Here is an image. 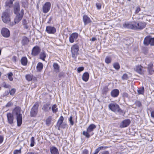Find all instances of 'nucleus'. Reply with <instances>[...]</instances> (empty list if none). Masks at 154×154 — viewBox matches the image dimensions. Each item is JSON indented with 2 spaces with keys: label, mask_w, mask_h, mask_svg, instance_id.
<instances>
[{
  "label": "nucleus",
  "mask_w": 154,
  "mask_h": 154,
  "mask_svg": "<svg viewBox=\"0 0 154 154\" xmlns=\"http://www.w3.org/2000/svg\"><path fill=\"white\" fill-rule=\"evenodd\" d=\"M21 109L19 107H15L13 110V113L14 115H16L17 117V125L20 126L22 124V114L20 113Z\"/></svg>",
  "instance_id": "f257e3e1"
},
{
  "label": "nucleus",
  "mask_w": 154,
  "mask_h": 154,
  "mask_svg": "<svg viewBox=\"0 0 154 154\" xmlns=\"http://www.w3.org/2000/svg\"><path fill=\"white\" fill-rule=\"evenodd\" d=\"M10 10H7L2 13L1 17L2 21L4 23H8L10 21Z\"/></svg>",
  "instance_id": "f03ea898"
},
{
  "label": "nucleus",
  "mask_w": 154,
  "mask_h": 154,
  "mask_svg": "<svg viewBox=\"0 0 154 154\" xmlns=\"http://www.w3.org/2000/svg\"><path fill=\"white\" fill-rule=\"evenodd\" d=\"M109 107L112 111L118 112L121 114L123 112V111L119 108L118 105L116 103H111L109 105Z\"/></svg>",
  "instance_id": "7ed1b4c3"
},
{
  "label": "nucleus",
  "mask_w": 154,
  "mask_h": 154,
  "mask_svg": "<svg viewBox=\"0 0 154 154\" xmlns=\"http://www.w3.org/2000/svg\"><path fill=\"white\" fill-rule=\"evenodd\" d=\"M137 22L133 21L131 22H127L124 23L123 26V27L125 28L136 29H137Z\"/></svg>",
  "instance_id": "20e7f679"
},
{
  "label": "nucleus",
  "mask_w": 154,
  "mask_h": 154,
  "mask_svg": "<svg viewBox=\"0 0 154 154\" xmlns=\"http://www.w3.org/2000/svg\"><path fill=\"white\" fill-rule=\"evenodd\" d=\"M96 128V126L94 124L90 125L87 128L86 131H84L83 132V134L86 137L88 138H89L90 136L89 133L92 131Z\"/></svg>",
  "instance_id": "39448f33"
},
{
  "label": "nucleus",
  "mask_w": 154,
  "mask_h": 154,
  "mask_svg": "<svg viewBox=\"0 0 154 154\" xmlns=\"http://www.w3.org/2000/svg\"><path fill=\"white\" fill-rule=\"evenodd\" d=\"M143 43L146 45H150L151 46H154V38H152L150 36H146L144 39Z\"/></svg>",
  "instance_id": "423d86ee"
},
{
  "label": "nucleus",
  "mask_w": 154,
  "mask_h": 154,
  "mask_svg": "<svg viewBox=\"0 0 154 154\" xmlns=\"http://www.w3.org/2000/svg\"><path fill=\"white\" fill-rule=\"evenodd\" d=\"M39 105L37 103H35L32 107L30 112L31 117H34L36 116L38 112Z\"/></svg>",
  "instance_id": "0eeeda50"
},
{
  "label": "nucleus",
  "mask_w": 154,
  "mask_h": 154,
  "mask_svg": "<svg viewBox=\"0 0 154 154\" xmlns=\"http://www.w3.org/2000/svg\"><path fill=\"white\" fill-rule=\"evenodd\" d=\"M51 6V4L50 2H48L45 3L42 7L43 12L45 13H48L50 9Z\"/></svg>",
  "instance_id": "6e6552de"
},
{
  "label": "nucleus",
  "mask_w": 154,
  "mask_h": 154,
  "mask_svg": "<svg viewBox=\"0 0 154 154\" xmlns=\"http://www.w3.org/2000/svg\"><path fill=\"white\" fill-rule=\"evenodd\" d=\"M45 31L48 34H54L56 31V28L51 26H47L46 27Z\"/></svg>",
  "instance_id": "1a4fd4ad"
},
{
  "label": "nucleus",
  "mask_w": 154,
  "mask_h": 154,
  "mask_svg": "<svg viewBox=\"0 0 154 154\" xmlns=\"http://www.w3.org/2000/svg\"><path fill=\"white\" fill-rule=\"evenodd\" d=\"M1 33L2 35L5 37H8L10 35L9 30L6 28H2L1 31Z\"/></svg>",
  "instance_id": "9d476101"
},
{
  "label": "nucleus",
  "mask_w": 154,
  "mask_h": 154,
  "mask_svg": "<svg viewBox=\"0 0 154 154\" xmlns=\"http://www.w3.org/2000/svg\"><path fill=\"white\" fill-rule=\"evenodd\" d=\"M79 36L78 33L74 32L72 33L69 36V39L70 42L73 43L75 40H76Z\"/></svg>",
  "instance_id": "9b49d317"
},
{
  "label": "nucleus",
  "mask_w": 154,
  "mask_h": 154,
  "mask_svg": "<svg viewBox=\"0 0 154 154\" xmlns=\"http://www.w3.org/2000/svg\"><path fill=\"white\" fill-rule=\"evenodd\" d=\"M7 116L8 123L11 125H12L14 123L13 115L10 113H8L7 114Z\"/></svg>",
  "instance_id": "f8f14e48"
},
{
  "label": "nucleus",
  "mask_w": 154,
  "mask_h": 154,
  "mask_svg": "<svg viewBox=\"0 0 154 154\" xmlns=\"http://www.w3.org/2000/svg\"><path fill=\"white\" fill-rule=\"evenodd\" d=\"M131 121L129 119H125L120 124V127L122 128L127 127L130 124Z\"/></svg>",
  "instance_id": "ddd939ff"
},
{
  "label": "nucleus",
  "mask_w": 154,
  "mask_h": 154,
  "mask_svg": "<svg viewBox=\"0 0 154 154\" xmlns=\"http://www.w3.org/2000/svg\"><path fill=\"white\" fill-rule=\"evenodd\" d=\"M124 44L127 46H129L132 43L133 40L132 38H126L123 40Z\"/></svg>",
  "instance_id": "4468645a"
},
{
  "label": "nucleus",
  "mask_w": 154,
  "mask_h": 154,
  "mask_svg": "<svg viewBox=\"0 0 154 154\" xmlns=\"http://www.w3.org/2000/svg\"><path fill=\"white\" fill-rule=\"evenodd\" d=\"M20 6L19 3L18 2H16L15 3L14 6V11L15 14H18V13L20 10Z\"/></svg>",
  "instance_id": "2eb2a0df"
},
{
  "label": "nucleus",
  "mask_w": 154,
  "mask_h": 154,
  "mask_svg": "<svg viewBox=\"0 0 154 154\" xmlns=\"http://www.w3.org/2000/svg\"><path fill=\"white\" fill-rule=\"evenodd\" d=\"M51 106L50 103H47L44 104L43 106L42 109L45 112H48L51 109Z\"/></svg>",
  "instance_id": "dca6fc26"
},
{
  "label": "nucleus",
  "mask_w": 154,
  "mask_h": 154,
  "mask_svg": "<svg viewBox=\"0 0 154 154\" xmlns=\"http://www.w3.org/2000/svg\"><path fill=\"white\" fill-rule=\"evenodd\" d=\"M83 20L84 24L86 25L91 22L90 18L86 15H84L83 17Z\"/></svg>",
  "instance_id": "f3484780"
},
{
  "label": "nucleus",
  "mask_w": 154,
  "mask_h": 154,
  "mask_svg": "<svg viewBox=\"0 0 154 154\" xmlns=\"http://www.w3.org/2000/svg\"><path fill=\"white\" fill-rule=\"evenodd\" d=\"M146 24L143 22H137V29H142L144 28L146 26Z\"/></svg>",
  "instance_id": "a211bd4d"
},
{
  "label": "nucleus",
  "mask_w": 154,
  "mask_h": 154,
  "mask_svg": "<svg viewBox=\"0 0 154 154\" xmlns=\"http://www.w3.org/2000/svg\"><path fill=\"white\" fill-rule=\"evenodd\" d=\"M16 15V16L14 19L15 24L18 23L21 20L23 17V16L19 14H17Z\"/></svg>",
  "instance_id": "6ab92c4d"
},
{
  "label": "nucleus",
  "mask_w": 154,
  "mask_h": 154,
  "mask_svg": "<svg viewBox=\"0 0 154 154\" xmlns=\"http://www.w3.org/2000/svg\"><path fill=\"white\" fill-rule=\"evenodd\" d=\"M119 93V91L118 89H114L111 91V94L112 97H115L118 96Z\"/></svg>",
  "instance_id": "aec40b11"
},
{
  "label": "nucleus",
  "mask_w": 154,
  "mask_h": 154,
  "mask_svg": "<svg viewBox=\"0 0 154 154\" xmlns=\"http://www.w3.org/2000/svg\"><path fill=\"white\" fill-rule=\"evenodd\" d=\"M51 154H59L58 149L55 146H52L50 148Z\"/></svg>",
  "instance_id": "412c9836"
},
{
  "label": "nucleus",
  "mask_w": 154,
  "mask_h": 154,
  "mask_svg": "<svg viewBox=\"0 0 154 154\" xmlns=\"http://www.w3.org/2000/svg\"><path fill=\"white\" fill-rule=\"evenodd\" d=\"M79 49H71L72 57L76 58L78 54Z\"/></svg>",
  "instance_id": "4be33fe9"
},
{
  "label": "nucleus",
  "mask_w": 154,
  "mask_h": 154,
  "mask_svg": "<svg viewBox=\"0 0 154 154\" xmlns=\"http://www.w3.org/2000/svg\"><path fill=\"white\" fill-rule=\"evenodd\" d=\"M143 67L140 65L137 66L135 69V71L140 74L142 73V69Z\"/></svg>",
  "instance_id": "5701e85b"
},
{
  "label": "nucleus",
  "mask_w": 154,
  "mask_h": 154,
  "mask_svg": "<svg viewBox=\"0 0 154 154\" xmlns=\"http://www.w3.org/2000/svg\"><path fill=\"white\" fill-rule=\"evenodd\" d=\"M89 78V73L88 72H86L83 74L82 76V79L85 82H87Z\"/></svg>",
  "instance_id": "b1692460"
},
{
  "label": "nucleus",
  "mask_w": 154,
  "mask_h": 154,
  "mask_svg": "<svg viewBox=\"0 0 154 154\" xmlns=\"http://www.w3.org/2000/svg\"><path fill=\"white\" fill-rule=\"evenodd\" d=\"M40 49H32V54L34 56L38 55L40 52Z\"/></svg>",
  "instance_id": "393cba45"
},
{
  "label": "nucleus",
  "mask_w": 154,
  "mask_h": 154,
  "mask_svg": "<svg viewBox=\"0 0 154 154\" xmlns=\"http://www.w3.org/2000/svg\"><path fill=\"white\" fill-rule=\"evenodd\" d=\"M21 64L23 66H26L27 63V59L26 57H23L21 60Z\"/></svg>",
  "instance_id": "a878e982"
},
{
  "label": "nucleus",
  "mask_w": 154,
  "mask_h": 154,
  "mask_svg": "<svg viewBox=\"0 0 154 154\" xmlns=\"http://www.w3.org/2000/svg\"><path fill=\"white\" fill-rule=\"evenodd\" d=\"M64 120V118L63 116H61L58 119L57 125L58 126H61V125L63 123V122Z\"/></svg>",
  "instance_id": "bb28decb"
},
{
  "label": "nucleus",
  "mask_w": 154,
  "mask_h": 154,
  "mask_svg": "<svg viewBox=\"0 0 154 154\" xmlns=\"http://www.w3.org/2000/svg\"><path fill=\"white\" fill-rule=\"evenodd\" d=\"M53 67L54 69V71L55 72H59L60 67L57 63H54L53 65Z\"/></svg>",
  "instance_id": "cd10ccee"
},
{
  "label": "nucleus",
  "mask_w": 154,
  "mask_h": 154,
  "mask_svg": "<svg viewBox=\"0 0 154 154\" xmlns=\"http://www.w3.org/2000/svg\"><path fill=\"white\" fill-rule=\"evenodd\" d=\"M29 41V40L27 37H24L23 38L22 43L23 45H25L27 44L28 43Z\"/></svg>",
  "instance_id": "c85d7f7f"
},
{
  "label": "nucleus",
  "mask_w": 154,
  "mask_h": 154,
  "mask_svg": "<svg viewBox=\"0 0 154 154\" xmlns=\"http://www.w3.org/2000/svg\"><path fill=\"white\" fill-rule=\"evenodd\" d=\"M52 120V118L51 116H49L46 119V124L47 125L49 126L50 125Z\"/></svg>",
  "instance_id": "c756f323"
},
{
  "label": "nucleus",
  "mask_w": 154,
  "mask_h": 154,
  "mask_svg": "<svg viewBox=\"0 0 154 154\" xmlns=\"http://www.w3.org/2000/svg\"><path fill=\"white\" fill-rule=\"evenodd\" d=\"M144 88L143 87H141L138 88L137 90V92L139 94H143L144 92Z\"/></svg>",
  "instance_id": "7c9ffc66"
},
{
  "label": "nucleus",
  "mask_w": 154,
  "mask_h": 154,
  "mask_svg": "<svg viewBox=\"0 0 154 154\" xmlns=\"http://www.w3.org/2000/svg\"><path fill=\"white\" fill-rule=\"evenodd\" d=\"M43 67V64L42 63L40 62L38 63L36 66V68L37 70L39 71H40L42 69Z\"/></svg>",
  "instance_id": "2f4dec72"
},
{
  "label": "nucleus",
  "mask_w": 154,
  "mask_h": 154,
  "mask_svg": "<svg viewBox=\"0 0 154 154\" xmlns=\"http://www.w3.org/2000/svg\"><path fill=\"white\" fill-rule=\"evenodd\" d=\"M16 89L14 88H13L11 89V91H7V92H5V94H8L10 93V94L11 95H13L16 92Z\"/></svg>",
  "instance_id": "473e14b6"
},
{
  "label": "nucleus",
  "mask_w": 154,
  "mask_h": 154,
  "mask_svg": "<svg viewBox=\"0 0 154 154\" xmlns=\"http://www.w3.org/2000/svg\"><path fill=\"white\" fill-rule=\"evenodd\" d=\"M40 57L41 59L43 61H45V59L46 57L45 53L44 52H42L40 54Z\"/></svg>",
  "instance_id": "72a5a7b5"
},
{
  "label": "nucleus",
  "mask_w": 154,
  "mask_h": 154,
  "mask_svg": "<svg viewBox=\"0 0 154 154\" xmlns=\"http://www.w3.org/2000/svg\"><path fill=\"white\" fill-rule=\"evenodd\" d=\"M51 109L53 113H56L58 111V109L57 108V106L56 104H54L52 106Z\"/></svg>",
  "instance_id": "f704fd0d"
},
{
  "label": "nucleus",
  "mask_w": 154,
  "mask_h": 154,
  "mask_svg": "<svg viewBox=\"0 0 154 154\" xmlns=\"http://www.w3.org/2000/svg\"><path fill=\"white\" fill-rule=\"evenodd\" d=\"M111 60V58L109 56L106 57L105 59V62L106 63H110Z\"/></svg>",
  "instance_id": "c9c22d12"
},
{
  "label": "nucleus",
  "mask_w": 154,
  "mask_h": 154,
  "mask_svg": "<svg viewBox=\"0 0 154 154\" xmlns=\"http://www.w3.org/2000/svg\"><path fill=\"white\" fill-rule=\"evenodd\" d=\"M5 4L6 6L11 7L12 6L13 3L9 0H7L5 2Z\"/></svg>",
  "instance_id": "e433bc0d"
},
{
  "label": "nucleus",
  "mask_w": 154,
  "mask_h": 154,
  "mask_svg": "<svg viewBox=\"0 0 154 154\" xmlns=\"http://www.w3.org/2000/svg\"><path fill=\"white\" fill-rule=\"evenodd\" d=\"M32 78V76L30 75H27L26 76V79L29 81H31Z\"/></svg>",
  "instance_id": "4c0bfd02"
},
{
  "label": "nucleus",
  "mask_w": 154,
  "mask_h": 154,
  "mask_svg": "<svg viewBox=\"0 0 154 154\" xmlns=\"http://www.w3.org/2000/svg\"><path fill=\"white\" fill-rule=\"evenodd\" d=\"M31 143H30V146L31 147H33L34 145L35 141H34V137H32L31 138L30 140Z\"/></svg>",
  "instance_id": "58836bf2"
},
{
  "label": "nucleus",
  "mask_w": 154,
  "mask_h": 154,
  "mask_svg": "<svg viewBox=\"0 0 154 154\" xmlns=\"http://www.w3.org/2000/svg\"><path fill=\"white\" fill-rule=\"evenodd\" d=\"M2 87H4L5 88H8L9 87L10 85H8L6 84L5 82H3L1 85Z\"/></svg>",
  "instance_id": "ea45409f"
},
{
  "label": "nucleus",
  "mask_w": 154,
  "mask_h": 154,
  "mask_svg": "<svg viewBox=\"0 0 154 154\" xmlns=\"http://www.w3.org/2000/svg\"><path fill=\"white\" fill-rule=\"evenodd\" d=\"M114 67L116 69H118L120 68V66L119 64L118 63H115L113 64Z\"/></svg>",
  "instance_id": "a19ab883"
},
{
  "label": "nucleus",
  "mask_w": 154,
  "mask_h": 154,
  "mask_svg": "<svg viewBox=\"0 0 154 154\" xmlns=\"http://www.w3.org/2000/svg\"><path fill=\"white\" fill-rule=\"evenodd\" d=\"M61 126V128L63 129L67 128L68 127V125L65 122H63Z\"/></svg>",
  "instance_id": "79ce46f5"
},
{
  "label": "nucleus",
  "mask_w": 154,
  "mask_h": 154,
  "mask_svg": "<svg viewBox=\"0 0 154 154\" xmlns=\"http://www.w3.org/2000/svg\"><path fill=\"white\" fill-rule=\"evenodd\" d=\"M135 105L138 107H140L141 106V102L138 100H137L135 103Z\"/></svg>",
  "instance_id": "37998d69"
},
{
  "label": "nucleus",
  "mask_w": 154,
  "mask_h": 154,
  "mask_svg": "<svg viewBox=\"0 0 154 154\" xmlns=\"http://www.w3.org/2000/svg\"><path fill=\"white\" fill-rule=\"evenodd\" d=\"M128 78V75L126 74H123L122 77V79L123 80H126Z\"/></svg>",
  "instance_id": "c03bdc74"
},
{
  "label": "nucleus",
  "mask_w": 154,
  "mask_h": 154,
  "mask_svg": "<svg viewBox=\"0 0 154 154\" xmlns=\"http://www.w3.org/2000/svg\"><path fill=\"white\" fill-rule=\"evenodd\" d=\"M21 152V149L19 150H15L14 152V154H18L19 153H20Z\"/></svg>",
  "instance_id": "a18cd8bd"
},
{
  "label": "nucleus",
  "mask_w": 154,
  "mask_h": 154,
  "mask_svg": "<svg viewBox=\"0 0 154 154\" xmlns=\"http://www.w3.org/2000/svg\"><path fill=\"white\" fill-rule=\"evenodd\" d=\"M69 121L70 122V125H72L74 124V122L72 121V116H70L69 118Z\"/></svg>",
  "instance_id": "49530a36"
},
{
  "label": "nucleus",
  "mask_w": 154,
  "mask_h": 154,
  "mask_svg": "<svg viewBox=\"0 0 154 154\" xmlns=\"http://www.w3.org/2000/svg\"><path fill=\"white\" fill-rule=\"evenodd\" d=\"M84 67L82 66L77 68V71L78 72H80L84 70Z\"/></svg>",
  "instance_id": "de8ad7c7"
},
{
  "label": "nucleus",
  "mask_w": 154,
  "mask_h": 154,
  "mask_svg": "<svg viewBox=\"0 0 154 154\" xmlns=\"http://www.w3.org/2000/svg\"><path fill=\"white\" fill-rule=\"evenodd\" d=\"M97 8L98 9H100L101 8V5L100 3H97L96 4Z\"/></svg>",
  "instance_id": "09e8293b"
},
{
  "label": "nucleus",
  "mask_w": 154,
  "mask_h": 154,
  "mask_svg": "<svg viewBox=\"0 0 154 154\" xmlns=\"http://www.w3.org/2000/svg\"><path fill=\"white\" fill-rule=\"evenodd\" d=\"M149 73L150 75H152L154 72V70L152 69H148Z\"/></svg>",
  "instance_id": "8fccbe9b"
},
{
  "label": "nucleus",
  "mask_w": 154,
  "mask_h": 154,
  "mask_svg": "<svg viewBox=\"0 0 154 154\" xmlns=\"http://www.w3.org/2000/svg\"><path fill=\"white\" fill-rule=\"evenodd\" d=\"M140 11V8L139 7H137V8L135 10V14H137Z\"/></svg>",
  "instance_id": "3c124183"
},
{
  "label": "nucleus",
  "mask_w": 154,
  "mask_h": 154,
  "mask_svg": "<svg viewBox=\"0 0 154 154\" xmlns=\"http://www.w3.org/2000/svg\"><path fill=\"white\" fill-rule=\"evenodd\" d=\"M98 147L100 150H104L106 149L107 148V147L106 146H101Z\"/></svg>",
  "instance_id": "603ef678"
},
{
  "label": "nucleus",
  "mask_w": 154,
  "mask_h": 154,
  "mask_svg": "<svg viewBox=\"0 0 154 154\" xmlns=\"http://www.w3.org/2000/svg\"><path fill=\"white\" fill-rule=\"evenodd\" d=\"M88 154V151L87 149H85L82 151V154Z\"/></svg>",
  "instance_id": "864d4df0"
},
{
  "label": "nucleus",
  "mask_w": 154,
  "mask_h": 154,
  "mask_svg": "<svg viewBox=\"0 0 154 154\" xmlns=\"http://www.w3.org/2000/svg\"><path fill=\"white\" fill-rule=\"evenodd\" d=\"M153 66V63H150L148 65V69H152Z\"/></svg>",
  "instance_id": "5fc2aeb1"
},
{
  "label": "nucleus",
  "mask_w": 154,
  "mask_h": 154,
  "mask_svg": "<svg viewBox=\"0 0 154 154\" xmlns=\"http://www.w3.org/2000/svg\"><path fill=\"white\" fill-rule=\"evenodd\" d=\"M4 137L1 135H0V144L2 143L3 141Z\"/></svg>",
  "instance_id": "6e6d98bb"
},
{
  "label": "nucleus",
  "mask_w": 154,
  "mask_h": 154,
  "mask_svg": "<svg viewBox=\"0 0 154 154\" xmlns=\"http://www.w3.org/2000/svg\"><path fill=\"white\" fill-rule=\"evenodd\" d=\"M12 105V104L10 102H8L6 105V106L7 107H9L11 106Z\"/></svg>",
  "instance_id": "4d7b16f0"
},
{
  "label": "nucleus",
  "mask_w": 154,
  "mask_h": 154,
  "mask_svg": "<svg viewBox=\"0 0 154 154\" xmlns=\"http://www.w3.org/2000/svg\"><path fill=\"white\" fill-rule=\"evenodd\" d=\"M18 13L21 15L23 16L24 14V10L23 9L21 10V11L20 12H18Z\"/></svg>",
  "instance_id": "13d9d810"
},
{
  "label": "nucleus",
  "mask_w": 154,
  "mask_h": 154,
  "mask_svg": "<svg viewBox=\"0 0 154 154\" xmlns=\"http://www.w3.org/2000/svg\"><path fill=\"white\" fill-rule=\"evenodd\" d=\"M22 23L23 25L27 24V20L25 19H23L22 20Z\"/></svg>",
  "instance_id": "bf43d9fd"
},
{
  "label": "nucleus",
  "mask_w": 154,
  "mask_h": 154,
  "mask_svg": "<svg viewBox=\"0 0 154 154\" xmlns=\"http://www.w3.org/2000/svg\"><path fill=\"white\" fill-rule=\"evenodd\" d=\"M100 150V149H99V148L98 147L97 148L95 149L94 153L95 154H97Z\"/></svg>",
  "instance_id": "052dcab7"
},
{
  "label": "nucleus",
  "mask_w": 154,
  "mask_h": 154,
  "mask_svg": "<svg viewBox=\"0 0 154 154\" xmlns=\"http://www.w3.org/2000/svg\"><path fill=\"white\" fill-rule=\"evenodd\" d=\"M123 97H128V94L126 93L125 92L123 94Z\"/></svg>",
  "instance_id": "680f3d73"
},
{
  "label": "nucleus",
  "mask_w": 154,
  "mask_h": 154,
  "mask_svg": "<svg viewBox=\"0 0 154 154\" xmlns=\"http://www.w3.org/2000/svg\"><path fill=\"white\" fill-rule=\"evenodd\" d=\"M101 154H109L108 151H104L102 152Z\"/></svg>",
  "instance_id": "e2e57ef3"
},
{
  "label": "nucleus",
  "mask_w": 154,
  "mask_h": 154,
  "mask_svg": "<svg viewBox=\"0 0 154 154\" xmlns=\"http://www.w3.org/2000/svg\"><path fill=\"white\" fill-rule=\"evenodd\" d=\"M79 48V47H78V45H76V44H75L74 45H73L72 47L71 48Z\"/></svg>",
  "instance_id": "0e129e2a"
},
{
  "label": "nucleus",
  "mask_w": 154,
  "mask_h": 154,
  "mask_svg": "<svg viewBox=\"0 0 154 154\" xmlns=\"http://www.w3.org/2000/svg\"><path fill=\"white\" fill-rule=\"evenodd\" d=\"M27 154H38V153L34 152H28Z\"/></svg>",
  "instance_id": "69168bd1"
},
{
  "label": "nucleus",
  "mask_w": 154,
  "mask_h": 154,
  "mask_svg": "<svg viewBox=\"0 0 154 154\" xmlns=\"http://www.w3.org/2000/svg\"><path fill=\"white\" fill-rule=\"evenodd\" d=\"M151 117L154 118V111H152L151 112Z\"/></svg>",
  "instance_id": "338daca9"
},
{
  "label": "nucleus",
  "mask_w": 154,
  "mask_h": 154,
  "mask_svg": "<svg viewBox=\"0 0 154 154\" xmlns=\"http://www.w3.org/2000/svg\"><path fill=\"white\" fill-rule=\"evenodd\" d=\"M22 3L23 5L25 7L27 5V2H23Z\"/></svg>",
  "instance_id": "774afa93"
}]
</instances>
